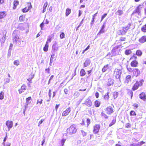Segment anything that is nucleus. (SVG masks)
<instances>
[{
  "mask_svg": "<svg viewBox=\"0 0 146 146\" xmlns=\"http://www.w3.org/2000/svg\"><path fill=\"white\" fill-rule=\"evenodd\" d=\"M66 141V139H62L61 141L59 143V146H63L65 142Z\"/></svg>",
  "mask_w": 146,
  "mask_h": 146,
  "instance_id": "72a5a7b5",
  "label": "nucleus"
},
{
  "mask_svg": "<svg viewBox=\"0 0 146 146\" xmlns=\"http://www.w3.org/2000/svg\"><path fill=\"white\" fill-rule=\"evenodd\" d=\"M7 15V12L6 11H0V19L4 18Z\"/></svg>",
  "mask_w": 146,
  "mask_h": 146,
  "instance_id": "aec40b11",
  "label": "nucleus"
},
{
  "mask_svg": "<svg viewBox=\"0 0 146 146\" xmlns=\"http://www.w3.org/2000/svg\"><path fill=\"white\" fill-rule=\"evenodd\" d=\"M123 12L122 10L119 9L116 12V14L118 15L121 16L123 14Z\"/></svg>",
  "mask_w": 146,
  "mask_h": 146,
  "instance_id": "c9c22d12",
  "label": "nucleus"
},
{
  "mask_svg": "<svg viewBox=\"0 0 146 146\" xmlns=\"http://www.w3.org/2000/svg\"><path fill=\"white\" fill-rule=\"evenodd\" d=\"M130 146H140L139 144L132 143L130 144Z\"/></svg>",
  "mask_w": 146,
  "mask_h": 146,
  "instance_id": "680f3d73",
  "label": "nucleus"
},
{
  "mask_svg": "<svg viewBox=\"0 0 146 146\" xmlns=\"http://www.w3.org/2000/svg\"><path fill=\"white\" fill-rule=\"evenodd\" d=\"M113 82L111 78H109L108 79L107 82V86H110L113 85Z\"/></svg>",
  "mask_w": 146,
  "mask_h": 146,
  "instance_id": "b1692460",
  "label": "nucleus"
},
{
  "mask_svg": "<svg viewBox=\"0 0 146 146\" xmlns=\"http://www.w3.org/2000/svg\"><path fill=\"white\" fill-rule=\"evenodd\" d=\"M64 92L65 94H68L69 93V90H68L66 88L64 90Z\"/></svg>",
  "mask_w": 146,
  "mask_h": 146,
  "instance_id": "052dcab7",
  "label": "nucleus"
},
{
  "mask_svg": "<svg viewBox=\"0 0 146 146\" xmlns=\"http://www.w3.org/2000/svg\"><path fill=\"white\" fill-rule=\"evenodd\" d=\"M48 44H45L43 48V50L45 52H47L48 50Z\"/></svg>",
  "mask_w": 146,
  "mask_h": 146,
  "instance_id": "58836bf2",
  "label": "nucleus"
},
{
  "mask_svg": "<svg viewBox=\"0 0 146 146\" xmlns=\"http://www.w3.org/2000/svg\"><path fill=\"white\" fill-rule=\"evenodd\" d=\"M85 104L88 107H90L92 105V102L89 99H87L86 100Z\"/></svg>",
  "mask_w": 146,
  "mask_h": 146,
  "instance_id": "6ab92c4d",
  "label": "nucleus"
},
{
  "mask_svg": "<svg viewBox=\"0 0 146 146\" xmlns=\"http://www.w3.org/2000/svg\"><path fill=\"white\" fill-rule=\"evenodd\" d=\"M141 31L144 33H146V23L141 28Z\"/></svg>",
  "mask_w": 146,
  "mask_h": 146,
  "instance_id": "473e14b6",
  "label": "nucleus"
},
{
  "mask_svg": "<svg viewBox=\"0 0 146 146\" xmlns=\"http://www.w3.org/2000/svg\"><path fill=\"white\" fill-rule=\"evenodd\" d=\"M128 71L129 72H132L133 76L137 77L139 76L141 72L138 68H127Z\"/></svg>",
  "mask_w": 146,
  "mask_h": 146,
  "instance_id": "f03ea898",
  "label": "nucleus"
},
{
  "mask_svg": "<svg viewBox=\"0 0 146 146\" xmlns=\"http://www.w3.org/2000/svg\"><path fill=\"white\" fill-rule=\"evenodd\" d=\"M107 15L106 13H104L103 15L102 16L101 21H102L103 19L106 17Z\"/></svg>",
  "mask_w": 146,
  "mask_h": 146,
  "instance_id": "5fc2aeb1",
  "label": "nucleus"
},
{
  "mask_svg": "<svg viewBox=\"0 0 146 146\" xmlns=\"http://www.w3.org/2000/svg\"><path fill=\"white\" fill-rule=\"evenodd\" d=\"M101 116L105 119H107L108 116L104 112L102 111L101 113Z\"/></svg>",
  "mask_w": 146,
  "mask_h": 146,
  "instance_id": "4c0bfd02",
  "label": "nucleus"
},
{
  "mask_svg": "<svg viewBox=\"0 0 146 146\" xmlns=\"http://www.w3.org/2000/svg\"><path fill=\"white\" fill-rule=\"evenodd\" d=\"M144 81L143 79H141L136 81L131 88V90L135 91L138 89L139 88L143 85Z\"/></svg>",
  "mask_w": 146,
  "mask_h": 146,
  "instance_id": "7ed1b4c3",
  "label": "nucleus"
},
{
  "mask_svg": "<svg viewBox=\"0 0 146 146\" xmlns=\"http://www.w3.org/2000/svg\"><path fill=\"white\" fill-rule=\"evenodd\" d=\"M4 31L5 32V34L4 35V36L3 37L2 39H3V42L5 41V36L7 33V31L5 30H4Z\"/></svg>",
  "mask_w": 146,
  "mask_h": 146,
  "instance_id": "4d7b16f0",
  "label": "nucleus"
},
{
  "mask_svg": "<svg viewBox=\"0 0 146 146\" xmlns=\"http://www.w3.org/2000/svg\"><path fill=\"white\" fill-rule=\"evenodd\" d=\"M132 53V51L131 49L126 50L125 52V54L126 55H129Z\"/></svg>",
  "mask_w": 146,
  "mask_h": 146,
  "instance_id": "e433bc0d",
  "label": "nucleus"
},
{
  "mask_svg": "<svg viewBox=\"0 0 146 146\" xmlns=\"http://www.w3.org/2000/svg\"><path fill=\"white\" fill-rule=\"evenodd\" d=\"M90 64V61L89 60H86L84 63V67H85L88 66Z\"/></svg>",
  "mask_w": 146,
  "mask_h": 146,
  "instance_id": "c756f323",
  "label": "nucleus"
},
{
  "mask_svg": "<svg viewBox=\"0 0 146 146\" xmlns=\"http://www.w3.org/2000/svg\"><path fill=\"white\" fill-rule=\"evenodd\" d=\"M139 41L141 43H143L146 42V35L141 36L139 39Z\"/></svg>",
  "mask_w": 146,
  "mask_h": 146,
  "instance_id": "f3484780",
  "label": "nucleus"
},
{
  "mask_svg": "<svg viewBox=\"0 0 146 146\" xmlns=\"http://www.w3.org/2000/svg\"><path fill=\"white\" fill-rule=\"evenodd\" d=\"M105 110L107 114L110 115L113 112V110L111 106L107 107L105 109Z\"/></svg>",
  "mask_w": 146,
  "mask_h": 146,
  "instance_id": "1a4fd4ad",
  "label": "nucleus"
},
{
  "mask_svg": "<svg viewBox=\"0 0 146 146\" xmlns=\"http://www.w3.org/2000/svg\"><path fill=\"white\" fill-rule=\"evenodd\" d=\"M32 7V6L31 3L30 2L27 3L25 7L22 9L23 12L25 13L28 12Z\"/></svg>",
  "mask_w": 146,
  "mask_h": 146,
  "instance_id": "423d86ee",
  "label": "nucleus"
},
{
  "mask_svg": "<svg viewBox=\"0 0 146 146\" xmlns=\"http://www.w3.org/2000/svg\"><path fill=\"white\" fill-rule=\"evenodd\" d=\"M100 102L98 100L95 101L94 102V106L96 107H99L100 106Z\"/></svg>",
  "mask_w": 146,
  "mask_h": 146,
  "instance_id": "7c9ffc66",
  "label": "nucleus"
},
{
  "mask_svg": "<svg viewBox=\"0 0 146 146\" xmlns=\"http://www.w3.org/2000/svg\"><path fill=\"white\" fill-rule=\"evenodd\" d=\"M105 27V25L104 24L102 26L99 32L98 33V35H100L101 34H103L104 33L105 30L104 29Z\"/></svg>",
  "mask_w": 146,
  "mask_h": 146,
  "instance_id": "412c9836",
  "label": "nucleus"
},
{
  "mask_svg": "<svg viewBox=\"0 0 146 146\" xmlns=\"http://www.w3.org/2000/svg\"><path fill=\"white\" fill-rule=\"evenodd\" d=\"M95 19V18H94L93 17H92V21L90 23L91 26L92 27V26L94 23Z\"/></svg>",
  "mask_w": 146,
  "mask_h": 146,
  "instance_id": "6e6d98bb",
  "label": "nucleus"
},
{
  "mask_svg": "<svg viewBox=\"0 0 146 146\" xmlns=\"http://www.w3.org/2000/svg\"><path fill=\"white\" fill-rule=\"evenodd\" d=\"M131 76L130 75H127L126 76L124 82L125 83L128 84L131 81Z\"/></svg>",
  "mask_w": 146,
  "mask_h": 146,
  "instance_id": "f8f14e48",
  "label": "nucleus"
},
{
  "mask_svg": "<svg viewBox=\"0 0 146 146\" xmlns=\"http://www.w3.org/2000/svg\"><path fill=\"white\" fill-rule=\"evenodd\" d=\"M34 75L32 73H31L29 76V78L27 79V80L32 83V80L34 78Z\"/></svg>",
  "mask_w": 146,
  "mask_h": 146,
  "instance_id": "a878e982",
  "label": "nucleus"
},
{
  "mask_svg": "<svg viewBox=\"0 0 146 146\" xmlns=\"http://www.w3.org/2000/svg\"><path fill=\"white\" fill-rule=\"evenodd\" d=\"M129 93L131 95V98L132 99V98L133 97V92L131 90H129Z\"/></svg>",
  "mask_w": 146,
  "mask_h": 146,
  "instance_id": "e2e57ef3",
  "label": "nucleus"
},
{
  "mask_svg": "<svg viewBox=\"0 0 146 146\" xmlns=\"http://www.w3.org/2000/svg\"><path fill=\"white\" fill-rule=\"evenodd\" d=\"M83 19H82V21H81V22H80L79 25L78 26V27H77V28L76 29V30H77L78 28L79 27H80L83 24Z\"/></svg>",
  "mask_w": 146,
  "mask_h": 146,
  "instance_id": "bf43d9fd",
  "label": "nucleus"
},
{
  "mask_svg": "<svg viewBox=\"0 0 146 146\" xmlns=\"http://www.w3.org/2000/svg\"><path fill=\"white\" fill-rule=\"evenodd\" d=\"M4 93L3 92L1 91L0 93V99L2 100L4 98Z\"/></svg>",
  "mask_w": 146,
  "mask_h": 146,
  "instance_id": "c03bdc74",
  "label": "nucleus"
},
{
  "mask_svg": "<svg viewBox=\"0 0 146 146\" xmlns=\"http://www.w3.org/2000/svg\"><path fill=\"white\" fill-rule=\"evenodd\" d=\"M25 15H21L19 18V21L21 22H24L25 20Z\"/></svg>",
  "mask_w": 146,
  "mask_h": 146,
  "instance_id": "393cba45",
  "label": "nucleus"
},
{
  "mask_svg": "<svg viewBox=\"0 0 146 146\" xmlns=\"http://www.w3.org/2000/svg\"><path fill=\"white\" fill-rule=\"evenodd\" d=\"M54 77V76L53 75H52L50 76V77L49 80V81H48V84H49L50 83V80H51Z\"/></svg>",
  "mask_w": 146,
  "mask_h": 146,
  "instance_id": "0e129e2a",
  "label": "nucleus"
},
{
  "mask_svg": "<svg viewBox=\"0 0 146 146\" xmlns=\"http://www.w3.org/2000/svg\"><path fill=\"white\" fill-rule=\"evenodd\" d=\"M86 71L84 69L81 70L80 72V76H83L86 75Z\"/></svg>",
  "mask_w": 146,
  "mask_h": 146,
  "instance_id": "c85d7f7f",
  "label": "nucleus"
},
{
  "mask_svg": "<svg viewBox=\"0 0 146 146\" xmlns=\"http://www.w3.org/2000/svg\"><path fill=\"white\" fill-rule=\"evenodd\" d=\"M143 7V4L139 5L135 9V13H140Z\"/></svg>",
  "mask_w": 146,
  "mask_h": 146,
  "instance_id": "9d476101",
  "label": "nucleus"
},
{
  "mask_svg": "<svg viewBox=\"0 0 146 146\" xmlns=\"http://www.w3.org/2000/svg\"><path fill=\"white\" fill-rule=\"evenodd\" d=\"M116 120L115 119H113L111 122L109 124V126L111 127L114 125L116 123Z\"/></svg>",
  "mask_w": 146,
  "mask_h": 146,
  "instance_id": "ea45409f",
  "label": "nucleus"
},
{
  "mask_svg": "<svg viewBox=\"0 0 146 146\" xmlns=\"http://www.w3.org/2000/svg\"><path fill=\"white\" fill-rule=\"evenodd\" d=\"M132 106L133 107V108L134 109H136L139 107L138 105L136 103H134L133 104Z\"/></svg>",
  "mask_w": 146,
  "mask_h": 146,
  "instance_id": "09e8293b",
  "label": "nucleus"
},
{
  "mask_svg": "<svg viewBox=\"0 0 146 146\" xmlns=\"http://www.w3.org/2000/svg\"><path fill=\"white\" fill-rule=\"evenodd\" d=\"M44 119H42L38 123V126H39L44 121Z\"/></svg>",
  "mask_w": 146,
  "mask_h": 146,
  "instance_id": "774afa93",
  "label": "nucleus"
},
{
  "mask_svg": "<svg viewBox=\"0 0 146 146\" xmlns=\"http://www.w3.org/2000/svg\"><path fill=\"white\" fill-rule=\"evenodd\" d=\"M13 44L12 43H11L10 44V46H9V50L11 51L12 48H13Z\"/></svg>",
  "mask_w": 146,
  "mask_h": 146,
  "instance_id": "69168bd1",
  "label": "nucleus"
},
{
  "mask_svg": "<svg viewBox=\"0 0 146 146\" xmlns=\"http://www.w3.org/2000/svg\"><path fill=\"white\" fill-rule=\"evenodd\" d=\"M118 95V93L117 92H114L112 94V98L111 99V100H114L116 99Z\"/></svg>",
  "mask_w": 146,
  "mask_h": 146,
  "instance_id": "4be33fe9",
  "label": "nucleus"
},
{
  "mask_svg": "<svg viewBox=\"0 0 146 146\" xmlns=\"http://www.w3.org/2000/svg\"><path fill=\"white\" fill-rule=\"evenodd\" d=\"M81 133H82V135L83 136H85L86 135L87 133L86 132H85L84 131H83V130H81Z\"/></svg>",
  "mask_w": 146,
  "mask_h": 146,
  "instance_id": "13d9d810",
  "label": "nucleus"
},
{
  "mask_svg": "<svg viewBox=\"0 0 146 146\" xmlns=\"http://www.w3.org/2000/svg\"><path fill=\"white\" fill-rule=\"evenodd\" d=\"M52 39V38L51 37L49 36L48 38L47 39V40L46 42V43L48 44V43L51 42Z\"/></svg>",
  "mask_w": 146,
  "mask_h": 146,
  "instance_id": "de8ad7c7",
  "label": "nucleus"
},
{
  "mask_svg": "<svg viewBox=\"0 0 146 146\" xmlns=\"http://www.w3.org/2000/svg\"><path fill=\"white\" fill-rule=\"evenodd\" d=\"M13 42V44L16 45H20L21 44V42H23L21 39L18 36H14L12 38Z\"/></svg>",
  "mask_w": 146,
  "mask_h": 146,
  "instance_id": "39448f33",
  "label": "nucleus"
},
{
  "mask_svg": "<svg viewBox=\"0 0 146 146\" xmlns=\"http://www.w3.org/2000/svg\"><path fill=\"white\" fill-rule=\"evenodd\" d=\"M19 4V2L17 0H14L13 2V9H15L16 8L17 6Z\"/></svg>",
  "mask_w": 146,
  "mask_h": 146,
  "instance_id": "bb28decb",
  "label": "nucleus"
},
{
  "mask_svg": "<svg viewBox=\"0 0 146 146\" xmlns=\"http://www.w3.org/2000/svg\"><path fill=\"white\" fill-rule=\"evenodd\" d=\"M142 54V52L140 50H137L136 52V55H137L139 56H140Z\"/></svg>",
  "mask_w": 146,
  "mask_h": 146,
  "instance_id": "79ce46f5",
  "label": "nucleus"
},
{
  "mask_svg": "<svg viewBox=\"0 0 146 146\" xmlns=\"http://www.w3.org/2000/svg\"><path fill=\"white\" fill-rule=\"evenodd\" d=\"M31 98L30 96L27 98H26V102L27 104H29L31 103V102H29V101L31 100Z\"/></svg>",
  "mask_w": 146,
  "mask_h": 146,
  "instance_id": "37998d69",
  "label": "nucleus"
},
{
  "mask_svg": "<svg viewBox=\"0 0 146 146\" xmlns=\"http://www.w3.org/2000/svg\"><path fill=\"white\" fill-rule=\"evenodd\" d=\"M77 131L76 125L72 124L67 129L66 133L68 134L72 135L76 133Z\"/></svg>",
  "mask_w": 146,
  "mask_h": 146,
  "instance_id": "f257e3e1",
  "label": "nucleus"
},
{
  "mask_svg": "<svg viewBox=\"0 0 146 146\" xmlns=\"http://www.w3.org/2000/svg\"><path fill=\"white\" fill-rule=\"evenodd\" d=\"M137 59V57L134 54L130 58L129 60H133L130 63V65L131 67L136 68L138 66L139 63L138 61L136 60Z\"/></svg>",
  "mask_w": 146,
  "mask_h": 146,
  "instance_id": "20e7f679",
  "label": "nucleus"
},
{
  "mask_svg": "<svg viewBox=\"0 0 146 146\" xmlns=\"http://www.w3.org/2000/svg\"><path fill=\"white\" fill-rule=\"evenodd\" d=\"M125 37H121L119 39V40L120 41H125Z\"/></svg>",
  "mask_w": 146,
  "mask_h": 146,
  "instance_id": "864d4df0",
  "label": "nucleus"
},
{
  "mask_svg": "<svg viewBox=\"0 0 146 146\" xmlns=\"http://www.w3.org/2000/svg\"><path fill=\"white\" fill-rule=\"evenodd\" d=\"M71 111V108L70 107L66 109L63 111L62 113V116H65L68 115Z\"/></svg>",
  "mask_w": 146,
  "mask_h": 146,
  "instance_id": "9b49d317",
  "label": "nucleus"
},
{
  "mask_svg": "<svg viewBox=\"0 0 146 146\" xmlns=\"http://www.w3.org/2000/svg\"><path fill=\"white\" fill-rule=\"evenodd\" d=\"M139 97L141 100H143L144 101H145L146 100V95L145 94L142 92L139 95Z\"/></svg>",
  "mask_w": 146,
  "mask_h": 146,
  "instance_id": "4468645a",
  "label": "nucleus"
},
{
  "mask_svg": "<svg viewBox=\"0 0 146 146\" xmlns=\"http://www.w3.org/2000/svg\"><path fill=\"white\" fill-rule=\"evenodd\" d=\"M131 24L130 23H129L125 27H123V28L125 29L127 32L129 29H131Z\"/></svg>",
  "mask_w": 146,
  "mask_h": 146,
  "instance_id": "2f4dec72",
  "label": "nucleus"
},
{
  "mask_svg": "<svg viewBox=\"0 0 146 146\" xmlns=\"http://www.w3.org/2000/svg\"><path fill=\"white\" fill-rule=\"evenodd\" d=\"M6 124L7 127L8 129H10L12 127L13 123L12 121L8 120L6 121Z\"/></svg>",
  "mask_w": 146,
  "mask_h": 146,
  "instance_id": "2eb2a0df",
  "label": "nucleus"
},
{
  "mask_svg": "<svg viewBox=\"0 0 146 146\" xmlns=\"http://www.w3.org/2000/svg\"><path fill=\"white\" fill-rule=\"evenodd\" d=\"M71 13V9L69 8H67L66 9L65 11L66 16H68Z\"/></svg>",
  "mask_w": 146,
  "mask_h": 146,
  "instance_id": "cd10ccee",
  "label": "nucleus"
},
{
  "mask_svg": "<svg viewBox=\"0 0 146 146\" xmlns=\"http://www.w3.org/2000/svg\"><path fill=\"white\" fill-rule=\"evenodd\" d=\"M131 125L130 123H127L125 124V127L126 128H129L131 127Z\"/></svg>",
  "mask_w": 146,
  "mask_h": 146,
  "instance_id": "603ef678",
  "label": "nucleus"
},
{
  "mask_svg": "<svg viewBox=\"0 0 146 146\" xmlns=\"http://www.w3.org/2000/svg\"><path fill=\"white\" fill-rule=\"evenodd\" d=\"M121 74V70L118 69H115L114 71L113 74L116 79H119L120 78Z\"/></svg>",
  "mask_w": 146,
  "mask_h": 146,
  "instance_id": "0eeeda50",
  "label": "nucleus"
},
{
  "mask_svg": "<svg viewBox=\"0 0 146 146\" xmlns=\"http://www.w3.org/2000/svg\"><path fill=\"white\" fill-rule=\"evenodd\" d=\"M65 35L64 33L62 32L60 35V38L63 39L65 38Z\"/></svg>",
  "mask_w": 146,
  "mask_h": 146,
  "instance_id": "8fccbe9b",
  "label": "nucleus"
},
{
  "mask_svg": "<svg viewBox=\"0 0 146 146\" xmlns=\"http://www.w3.org/2000/svg\"><path fill=\"white\" fill-rule=\"evenodd\" d=\"M14 64L17 66L19 64V61L18 60H15L13 62Z\"/></svg>",
  "mask_w": 146,
  "mask_h": 146,
  "instance_id": "49530a36",
  "label": "nucleus"
},
{
  "mask_svg": "<svg viewBox=\"0 0 146 146\" xmlns=\"http://www.w3.org/2000/svg\"><path fill=\"white\" fill-rule=\"evenodd\" d=\"M109 65L108 64H106L105 65L102 69V71L103 72H104L106 71L109 68Z\"/></svg>",
  "mask_w": 146,
  "mask_h": 146,
  "instance_id": "5701e85b",
  "label": "nucleus"
},
{
  "mask_svg": "<svg viewBox=\"0 0 146 146\" xmlns=\"http://www.w3.org/2000/svg\"><path fill=\"white\" fill-rule=\"evenodd\" d=\"M7 136L4 138L3 140V144L4 146H10L11 143L9 141H6V139Z\"/></svg>",
  "mask_w": 146,
  "mask_h": 146,
  "instance_id": "a211bd4d",
  "label": "nucleus"
},
{
  "mask_svg": "<svg viewBox=\"0 0 146 146\" xmlns=\"http://www.w3.org/2000/svg\"><path fill=\"white\" fill-rule=\"evenodd\" d=\"M126 31L125 29L123 28V27L122 28V29L119 30L118 32V34L119 35H125L126 33Z\"/></svg>",
  "mask_w": 146,
  "mask_h": 146,
  "instance_id": "ddd939ff",
  "label": "nucleus"
},
{
  "mask_svg": "<svg viewBox=\"0 0 146 146\" xmlns=\"http://www.w3.org/2000/svg\"><path fill=\"white\" fill-rule=\"evenodd\" d=\"M87 127H88L90 123V119L89 118H87L86 120Z\"/></svg>",
  "mask_w": 146,
  "mask_h": 146,
  "instance_id": "3c124183",
  "label": "nucleus"
},
{
  "mask_svg": "<svg viewBox=\"0 0 146 146\" xmlns=\"http://www.w3.org/2000/svg\"><path fill=\"white\" fill-rule=\"evenodd\" d=\"M118 48V47L116 46L112 50V51L113 52H114L115 51L117 50Z\"/></svg>",
  "mask_w": 146,
  "mask_h": 146,
  "instance_id": "338daca9",
  "label": "nucleus"
},
{
  "mask_svg": "<svg viewBox=\"0 0 146 146\" xmlns=\"http://www.w3.org/2000/svg\"><path fill=\"white\" fill-rule=\"evenodd\" d=\"M104 98L106 100H108L109 98V93L107 92L104 96Z\"/></svg>",
  "mask_w": 146,
  "mask_h": 146,
  "instance_id": "f704fd0d",
  "label": "nucleus"
},
{
  "mask_svg": "<svg viewBox=\"0 0 146 146\" xmlns=\"http://www.w3.org/2000/svg\"><path fill=\"white\" fill-rule=\"evenodd\" d=\"M48 3L46 2H45L44 4V5L43 6V12H44L46 11V8L48 6Z\"/></svg>",
  "mask_w": 146,
  "mask_h": 146,
  "instance_id": "a19ab883",
  "label": "nucleus"
},
{
  "mask_svg": "<svg viewBox=\"0 0 146 146\" xmlns=\"http://www.w3.org/2000/svg\"><path fill=\"white\" fill-rule=\"evenodd\" d=\"M130 115L131 116H135L136 115V113L134 111L131 110L130 112Z\"/></svg>",
  "mask_w": 146,
  "mask_h": 146,
  "instance_id": "a18cd8bd",
  "label": "nucleus"
},
{
  "mask_svg": "<svg viewBox=\"0 0 146 146\" xmlns=\"http://www.w3.org/2000/svg\"><path fill=\"white\" fill-rule=\"evenodd\" d=\"M100 128L99 124H96L93 127V132L94 134H97L99 132Z\"/></svg>",
  "mask_w": 146,
  "mask_h": 146,
  "instance_id": "6e6552de",
  "label": "nucleus"
},
{
  "mask_svg": "<svg viewBox=\"0 0 146 146\" xmlns=\"http://www.w3.org/2000/svg\"><path fill=\"white\" fill-rule=\"evenodd\" d=\"M27 88V86L25 84H23L22 85L21 88L18 90L19 93V94L21 93L22 92H23L24 90L26 89Z\"/></svg>",
  "mask_w": 146,
  "mask_h": 146,
  "instance_id": "dca6fc26",
  "label": "nucleus"
}]
</instances>
